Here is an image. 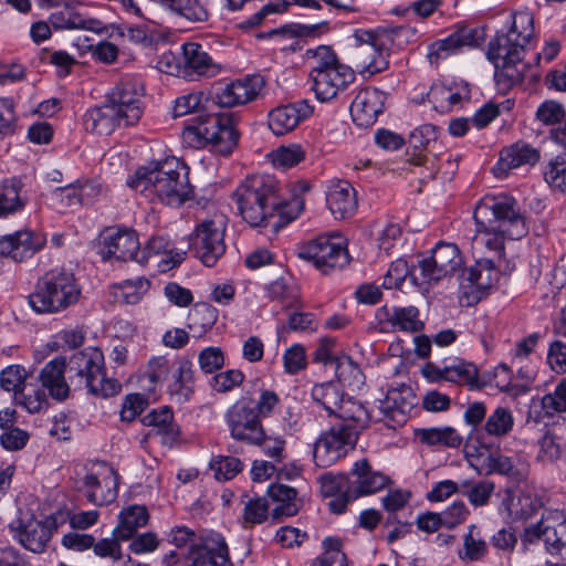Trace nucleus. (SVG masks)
<instances>
[{"mask_svg":"<svg viewBox=\"0 0 566 566\" xmlns=\"http://www.w3.org/2000/svg\"><path fill=\"white\" fill-rule=\"evenodd\" d=\"M233 197L242 218L252 227L270 223L275 230L293 221L303 210V201L295 198L285 202L279 195L277 181L269 175H253L247 178L235 190Z\"/></svg>","mask_w":566,"mask_h":566,"instance_id":"f257e3e1","label":"nucleus"},{"mask_svg":"<svg viewBox=\"0 0 566 566\" xmlns=\"http://www.w3.org/2000/svg\"><path fill=\"white\" fill-rule=\"evenodd\" d=\"M473 218L476 224L474 240L496 252L503 251L506 239L518 240L528 231L516 200L506 195L484 197L476 205Z\"/></svg>","mask_w":566,"mask_h":566,"instance_id":"f03ea898","label":"nucleus"},{"mask_svg":"<svg viewBox=\"0 0 566 566\" xmlns=\"http://www.w3.org/2000/svg\"><path fill=\"white\" fill-rule=\"evenodd\" d=\"M533 35V15L528 11H520L513 14L509 32L497 33L489 42L486 56L494 64L497 81H505L509 85L523 81L526 70L523 53Z\"/></svg>","mask_w":566,"mask_h":566,"instance_id":"7ed1b4c3","label":"nucleus"},{"mask_svg":"<svg viewBox=\"0 0 566 566\" xmlns=\"http://www.w3.org/2000/svg\"><path fill=\"white\" fill-rule=\"evenodd\" d=\"M143 96L144 90L139 83H119L106 95L103 105L85 113V129L97 135H109L122 125L137 124L144 113Z\"/></svg>","mask_w":566,"mask_h":566,"instance_id":"20e7f679","label":"nucleus"},{"mask_svg":"<svg viewBox=\"0 0 566 566\" xmlns=\"http://www.w3.org/2000/svg\"><path fill=\"white\" fill-rule=\"evenodd\" d=\"M188 174L184 163L168 157L139 168L128 186L146 196H156L168 206L178 207L192 196Z\"/></svg>","mask_w":566,"mask_h":566,"instance_id":"39448f33","label":"nucleus"},{"mask_svg":"<svg viewBox=\"0 0 566 566\" xmlns=\"http://www.w3.org/2000/svg\"><path fill=\"white\" fill-rule=\"evenodd\" d=\"M388 482V476L374 471L368 461L363 459L355 462L348 474L322 476L321 489L325 496L332 497L328 502L331 511L340 514L350 501L376 493L382 490Z\"/></svg>","mask_w":566,"mask_h":566,"instance_id":"423d86ee","label":"nucleus"},{"mask_svg":"<svg viewBox=\"0 0 566 566\" xmlns=\"http://www.w3.org/2000/svg\"><path fill=\"white\" fill-rule=\"evenodd\" d=\"M184 138L192 147H207L216 155L228 156L238 145L239 132L232 114H208L198 116L195 124L186 127Z\"/></svg>","mask_w":566,"mask_h":566,"instance_id":"0eeeda50","label":"nucleus"},{"mask_svg":"<svg viewBox=\"0 0 566 566\" xmlns=\"http://www.w3.org/2000/svg\"><path fill=\"white\" fill-rule=\"evenodd\" d=\"M80 295L81 289L73 273L55 269L38 281L29 304L36 313H56L75 304Z\"/></svg>","mask_w":566,"mask_h":566,"instance_id":"6e6552de","label":"nucleus"},{"mask_svg":"<svg viewBox=\"0 0 566 566\" xmlns=\"http://www.w3.org/2000/svg\"><path fill=\"white\" fill-rule=\"evenodd\" d=\"M71 382L84 386L98 397H111L119 392L120 384L106 376L104 355L96 347L74 353L66 364Z\"/></svg>","mask_w":566,"mask_h":566,"instance_id":"1a4fd4ad","label":"nucleus"},{"mask_svg":"<svg viewBox=\"0 0 566 566\" xmlns=\"http://www.w3.org/2000/svg\"><path fill=\"white\" fill-rule=\"evenodd\" d=\"M314 59L316 64L311 72V77L313 91L318 101L327 102L335 98L355 80L354 71L340 64L328 46H318L314 51Z\"/></svg>","mask_w":566,"mask_h":566,"instance_id":"9d476101","label":"nucleus"},{"mask_svg":"<svg viewBox=\"0 0 566 566\" xmlns=\"http://www.w3.org/2000/svg\"><path fill=\"white\" fill-rule=\"evenodd\" d=\"M227 218L216 212L199 220L190 241L196 256L206 265L213 266L226 252L224 234Z\"/></svg>","mask_w":566,"mask_h":566,"instance_id":"9b49d317","label":"nucleus"},{"mask_svg":"<svg viewBox=\"0 0 566 566\" xmlns=\"http://www.w3.org/2000/svg\"><path fill=\"white\" fill-rule=\"evenodd\" d=\"M297 255L312 262L324 274L343 269L350 261L346 241L339 234L318 235L301 245Z\"/></svg>","mask_w":566,"mask_h":566,"instance_id":"f8f14e48","label":"nucleus"},{"mask_svg":"<svg viewBox=\"0 0 566 566\" xmlns=\"http://www.w3.org/2000/svg\"><path fill=\"white\" fill-rule=\"evenodd\" d=\"M462 265V258L455 244L439 243L432 250L429 258H424L419 262V274H412V281L418 286L431 285L443 277H447Z\"/></svg>","mask_w":566,"mask_h":566,"instance_id":"ddd939ff","label":"nucleus"},{"mask_svg":"<svg viewBox=\"0 0 566 566\" xmlns=\"http://www.w3.org/2000/svg\"><path fill=\"white\" fill-rule=\"evenodd\" d=\"M231 437L250 444H260L265 437L261 418L255 411L254 400L240 398L226 413Z\"/></svg>","mask_w":566,"mask_h":566,"instance_id":"4468645a","label":"nucleus"},{"mask_svg":"<svg viewBox=\"0 0 566 566\" xmlns=\"http://www.w3.org/2000/svg\"><path fill=\"white\" fill-rule=\"evenodd\" d=\"M359 432L346 422H338L321 436L313 448V460L317 467L327 468L353 448Z\"/></svg>","mask_w":566,"mask_h":566,"instance_id":"2eb2a0df","label":"nucleus"},{"mask_svg":"<svg viewBox=\"0 0 566 566\" xmlns=\"http://www.w3.org/2000/svg\"><path fill=\"white\" fill-rule=\"evenodd\" d=\"M350 60L361 72L376 74L387 67L382 42L371 30L357 29L349 43Z\"/></svg>","mask_w":566,"mask_h":566,"instance_id":"dca6fc26","label":"nucleus"},{"mask_svg":"<svg viewBox=\"0 0 566 566\" xmlns=\"http://www.w3.org/2000/svg\"><path fill=\"white\" fill-rule=\"evenodd\" d=\"M139 240L132 229L106 230L102 234L98 254L103 261H136L145 263V253H139Z\"/></svg>","mask_w":566,"mask_h":566,"instance_id":"f3484780","label":"nucleus"},{"mask_svg":"<svg viewBox=\"0 0 566 566\" xmlns=\"http://www.w3.org/2000/svg\"><path fill=\"white\" fill-rule=\"evenodd\" d=\"M543 539L546 549L554 554L560 552L566 544V520L558 512H549L543 515L541 521L524 530L522 541L524 544H533Z\"/></svg>","mask_w":566,"mask_h":566,"instance_id":"a211bd4d","label":"nucleus"},{"mask_svg":"<svg viewBox=\"0 0 566 566\" xmlns=\"http://www.w3.org/2000/svg\"><path fill=\"white\" fill-rule=\"evenodd\" d=\"M117 474L113 470L103 473H87L77 490L94 505H107L117 497Z\"/></svg>","mask_w":566,"mask_h":566,"instance_id":"6ab92c4d","label":"nucleus"},{"mask_svg":"<svg viewBox=\"0 0 566 566\" xmlns=\"http://www.w3.org/2000/svg\"><path fill=\"white\" fill-rule=\"evenodd\" d=\"M264 80L260 75L248 76L218 88L213 102L221 107H234L253 101L261 92Z\"/></svg>","mask_w":566,"mask_h":566,"instance_id":"aec40b11","label":"nucleus"},{"mask_svg":"<svg viewBox=\"0 0 566 566\" xmlns=\"http://www.w3.org/2000/svg\"><path fill=\"white\" fill-rule=\"evenodd\" d=\"M49 7H59L60 9L50 15V23L55 29H86L99 30V21L95 19H85L80 11L81 4L75 1L66 0H44Z\"/></svg>","mask_w":566,"mask_h":566,"instance_id":"412c9836","label":"nucleus"},{"mask_svg":"<svg viewBox=\"0 0 566 566\" xmlns=\"http://www.w3.org/2000/svg\"><path fill=\"white\" fill-rule=\"evenodd\" d=\"M470 457V464L479 474L488 475L497 472L514 479H523L527 472L526 464L520 460L515 461V459L505 455L494 457L489 450L480 452L476 457Z\"/></svg>","mask_w":566,"mask_h":566,"instance_id":"4be33fe9","label":"nucleus"},{"mask_svg":"<svg viewBox=\"0 0 566 566\" xmlns=\"http://www.w3.org/2000/svg\"><path fill=\"white\" fill-rule=\"evenodd\" d=\"M313 106L306 99L279 106L269 114V127L273 134L281 136L293 130L301 120L313 114Z\"/></svg>","mask_w":566,"mask_h":566,"instance_id":"5701e85b","label":"nucleus"},{"mask_svg":"<svg viewBox=\"0 0 566 566\" xmlns=\"http://www.w3.org/2000/svg\"><path fill=\"white\" fill-rule=\"evenodd\" d=\"M384 93L376 88H365L358 92L350 105V115L359 127L371 126L384 108Z\"/></svg>","mask_w":566,"mask_h":566,"instance_id":"b1692460","label":"nucleus"},{"mask_svg":"<svg viewBox=\"0 0 566 566\" xmlns=\"http://www.w3.org/2000/svg\"><path fill=\"white\" fill-rule=\"evenodd\" d=\"M326 202L336 219L349 218L357 208L355 189L349 182L338 180L329 186Z\"/></svg>","mask_w":566,"mask_h":566,"instance_id":"393cba45","label":"nucleus"},{"mask_svg":"<svg viewBox=\"0 0 566 566\" xmlns=\"http://www.w3.org/2000/svg\"><path fill=\"white\" fill-rule=\"evenodd\" d=\"M65 369V359L56 357L50 360L39 375L42 387L49 391L53 399L59 401L66 399L70 392V387L64 377Z\"/></svg>","mask_w":566,"mask_h":566,"instance_id":"a878e982","label":"nucleus"},{"mask_svg":"<svg viewBox=\"0 0 566 566\" xmlns=\"http://www.w3.org/2000/svg\"><path fill=\"white\" fill-rule=\"evenodd\" d=\"M17 536L27 549L42 553L50 542L52 530L45 523L30 518L19 525Z\"/></svg>","mask_w":566,"mask_h":566,"instance_id":"bb28decb","label":"nucleus"},{"mask_svg":"<svg viewBox=\"0 0 566 566\" xmlns=\"http://www.w3.org/2000/svg\"><path fill=\"white\" fill-rule=\"evenodd\" d=\"M541 158L538 149L528 144L516 143L501 154L495 170H509L523 165L534 166Z\"/></svg>","mask_w":566,"mask_h":566,"instance_id":"cd10ccee","label":"nucleus"},{"mask_svg":"<svg viewBox=\"0 0 566 566\" xmlns=\"http://www.w3.org/2000/svg\"><path fill=\"white\" fill-rule=\"evenodd\" d=\"M501 509L504 510L513 521L527 520L538 509V502L528 493H513L507 491L502 501Z\"/></svg>","mask_w":566,"mask_h":566,"instance_id":"c85d7f7f","label":"nucleus"},{"mask_svg":"<svg viewBox=\"0 0 566 566\" xmlns=\"http://www.w3.org/2000/svg\"><path fill=\"white\" fill-rule=\"evenodd\" d=\"M149 518L145 506L132 505L119 514V523L113 531L117 539L127 541L134 536L139 527L147 524Z\"/></svg>","mask_w":566,"mask_h":566,"instance_id":"c756f323","label":"nucleus"},{"mask_svg":"<svg viewBox=\"0 0 566 566\" xmlns=\"http://www.w3.org/2000/svg\"><path fill=\"white\" fill-rule=\"evenodd\" d=\"M184 65L187 72H193L198 75L213 74L217 70L211 56L202 45L189 42L182 45Z\"/></svg>","mask_w":566,"mask_h":566,"instance_id":"7c9ffc66","label":"nucleus"},{"mask_svg":"<svg viewBox=\"0 0 566 566\" xmlns=\"http://www.w3.org/2000/svg\"><path fill=\"white\" fill-rule=\"evenodd\" d=\"M13 239V260L23 261L35 252L40 251L45 244V237L31 230H20L11 234Z\"/></svg>","mask_w":566,"mask_h":566,"instance_id":"2f4dec72","label":"nucleus"},{"mask_svg":"<svg viewBox=\"0 0 566 566\" xmlns=\"http://www.w3.org/2000/svg\"><path fill=\"white\" fill-rule=\"evenodd\" d=\"M174 381L169 385V391L178 402H185L192 394L193 370L190 360L182 359L178 363L172 374Z\"/></svg>","mask_w":566,"mask_h":566,"instance_id":"473e14b6","label":"nucleus"},{"mask_svg":"<svg viewBox=\"0 0 566 566\" xmlns=\"http://www.w3.org/2000/svg\"><path fill=\"white\" fill-rule=\"evenodd\" d=\"M149 289V281L145 277L126 280L114 284L111 287V294L115 302L123 304H136Z\"/></svg>","mask_w":566,"mask_h":566,"instance_id":"72a5a7b5","label":"nucleus"},{"mask_svg":"<svg viewBox=\"0 0 566 566\" xmlns=\"http://www.w3.org/2000/svg\"><path fill=\"white\" fill-rule=\"evenodd\" d=\"M386 323L392 328L410 333H417L423 328V323L419 319V311L413 306L386 310Z\"/></svg>","mask_w":566,"mask_h":566,"instance_id":"f704fd0d","label":"nucleus"},{"mask_svg":"<svg viewBox=\"0 0 566 566\" xmlns=\"http://www.w3.org/2000/svg\"><path fill=\"white\" fill-rule=\"evenodd\" d=\"M333 416L338 418L339 422H346L352 428H356L358 432L369 423V415L365 407L353 399H343Z\"/></svg>","mask_w":566,"mask_h":566,"instance_id":"c9c22d12","label":"nucleus"},{"mask_svg":"<svg viewBox=\"0 0 566 566\" xmlns=\"http://www.w3.org/2000/svg\"><path fill=\"white\" fill-rule=\"evenodd\" d=\"M217 311L208 303H197L188 314V328L197 333L196 337H201L217 322Z\"/></svg>","mask_w":566,"mask_h":566,"instance_id":"e433bc0d","label":"nucleus"},{"mask_svg":"<svg viewBox=\"0 0 566 566\" xmlns=\"http://www.w3.org/2000/svg\"><path fill=\"white\" fill-rule=\"evenodd\" d=\"M443 373L446 381L460 385L464 384L471 388H481L483 386V384H480L478 378V367L472 363L459 360L453 365L444 366Z\"/></svg>","mask_w":566,"mask_h":566,"instance_id":"4c0bfd02","label":"nucleus"},{"mask_svg":"<svg viewBox=\"0 0 566 566\" xmlns=\"http://www.w3.org/2000/svg\"><path fill=\"white\" fill-rule=\"evenodd\" d=\"M416 437L426 444H442L449 448H458L462 443V437L451 427L422 428L415 431Z\"/></svg>","mask_w":566,"mask_h":566,"instance_id":"58836bf2","label":"nucleus"},{"mask_svg":"<svg viewBox=\"0 0 566 566\" xmlns=\"http://www.w3.org/2000/svg\"><path fill=\"white\" fill-rule=\"evenodd\" d=\"M243 510L241 524L243 527H251L263 523L269 515V502L265 497H251L243 495L241 499Z\"/></svg>","mask_w":566,"mask_h":566,"instance_id":"ea45409f","label":"nucleus"},{"mask_svg":"<svg viewBox=\"0 0 566 566\" xmlns=\"http://www.w3.org/2000/svg\"><path fill=\"white\" fill-rule=\"evenodd\" d=\"M21 181L13 178L0 185V218L21 210L25 202L20 197Z\"/></svg>","mask_w":566,"mask_h":566,"instance_id":"a19ab883","label":"nucleus"},{"mask_svg":"<svg viewBox=\"0 0 566 566\" xmlns=\"http://www.w3.org/2000/svg\"><path fill=\"white\" fill-rule=\"evenodd\" d=\"M482 38L476 29L462 28L447 39L440 40L436 43L437 54L442 52H454L462 46H475L480 43Z\"/></svg>","mask_w":566,"mask_h":566,"instance_id":"79ce46f5","label":"nucleus"},{"mask_svg":"<svg viewBox=\"0 0 566 566\" xmlns=\"http://www.w3.org/2000/svg\"><path fill=\"white\" fill-rule=\"evenodd\" d=\"M13 399L30 413L39 412L46 405L44 391L29 380L15 392Z\"/></svg>","mask_w":566,"mask_h":566,"instance_id":"37998d69","label":"nucleus"},{"mask_svg":"<svg viewBox=\"0 0 566 566\" xmlns=\"http://www.w3.org/2000/svg\"><path fill=\"white\" fill-rule=\"evenodd\" d=\"M334 364L335 375L344 386L359 388L364 384L363 371L349 356L337 357Z\"/></svg>","mask_w":566,"mask_h":566,"instance_id":"c03bdc74","label":"nucleus"},{"mask_svg":"<svg viewBox=\"0 0 566 566\" xmlns=\"http://www.w3.org/2000/svg\"><path fill=\"white\" fill-rule=\"evenodd\" d=\"M514 424L512 412L504 407H497L488 418L484 423V431L488 436L502 438L507 436Z\"/></svg>","mask_w":566,"mask_h":566,"instance_id":"a18cd8bd","label":"nucleus"},{"mask_svg":"<svg viewBox=\"0 0 566 566\" xmlns=\"http://www.w3.org/2000/svg\"><path fill=\"white\" fill-rule=\"evenodd\" d=\"M312 397L331 416L335 413L337 407L344 399L340 390L333 382H326L314 386L312 390Z\"/></svg>","mask_w":566,"mask_h":566,"instance_id":"49530a36","label":"nucleus"},{"mask_svg":"<svg viewBox=\"0 0 566 566\" xmlns=\"http://www.w3.org/2000/svg\"><path fill=\"white\" fill-rule=\"evenodd\" d=\"M270 157L274 166L286 169L304 160L305 151L302 146L292 144L279 147L270 154Z\"/></svg>","mask_w":566,"mask_h":566,"instance_id":"de8ad7c7","label":"nucleus"},{"mask_svg":"<svg viewBox=\"0 0 566 566\" xmlns=\"http://www.w3.org/2000/svg\"><path fill=\"white\" fill-rule=\"evenodd\" d=\"M545 179L551 187L566 192V147L549 163Z\"/></svg>","mask_w":566,"mask_h":566,"instance_id":"09e8293b","label":"nucleus"},{"mask_svg":"<svg viewBox=\"0 0 566 566\" xmlns=\"http://www.w3.org/2000/svg\"><path fill=\"white\" fill-rule=\"evenodd\" d=\"M29 373L21 365H10L0 373V387L9 392H15L29 380Z\"/></svg>","mask_w":566,"mask_h":566,"instance_id":"8fccbe9b","label":"nucleus"},{"mask_svg":"<svg viewBox=\"0 0 566 566\" xmlns=\"http://www.w3.org/2000/svg\"><path fill=\"white\" fill-rule=\"evenodd\" d=\"M167 7L192 22L208 19V11L198 0H170Z\"/></svg>","mask_w":566,"mask_h":566,"instance_id":"3c124183","label":"nucleus"},{"mask_svg":"<svg viewBox=\"0 0 566 566\" xmlns=\"http://www.w3.org/2000/svg\"><path fill=\"white\" fill-rule=\"evenodd\" d=\"M538 459L554 462L558 460L564 451V440L553 431H547L539 440Z\"/></svg>","mask_w":566,"mask_h":566,"instance_id":"603ef678","label":"nucleus"},{"mask_svg":"<svg viewBox=\"0 0 566 566\" xmlns=\"http://www.w3.org/2000/svg\"><path fill=\"white\" fill-rule=\"evenodd\" d=\"M243 468L242 462L234 457H216L210 462V469L217 480L227 481L234 478Z\"/></svg>","mask_w":566,"mask_h":566,"instance_id":"864d4df0","label":"nucleus"},{"mask_svg":"<svg viewBox=\"0 0 566 566\" xmlns=\"http://www.w3.org/2000/svg\"><path fill=\"white\" fill-rule=\"evenodd\" d=\"M172 412L169 408L165 407L160 410H153L143 417L142 422L145 426L154 427L158 433H164L169 437H175L176 430L171 424Z\"/></svg>","mask_w":566,"mask_h":566,"instance_id":"5fc2aeb1","label":"nucleus"},{"mask_svg":"<svg viewBox=\"0 0 566 566\" xmlns=\"http://www.w3.org/2000/svg\"><path fill=\"white\" fill-rule=\"evenodd\" d=\"M463 548L464 554L461 555L463 559L478 560L486 554V543L479 536V531L475 525L469 527V532L464 536Z\"/></svg>","mask_w":566,"mask_h":566,"instance_id":"6e6d98bb","label":"nucleus"},{"mask_svg":"<svg viewBox=\"0 0 566 566\" xmlns=\"http://www.w3.org/2000/svg\"><path fill=\"white\" fill-rule=\"evenodd\" d=\"M325 552L319 558V566H348L346 555L342 552V542L336 537H327L323 542Z\"/></svg>","mask_w":566,"mask_h":566,"instance_id":"4d7b16f0","label":"nucleus"},{"mask_svg":"<svg viewBox=\"0 0 566 566\" xmlns=\"http://www.w3.org/2000/svg\"><path fill=\"white\" fill-rule=\"evenodd\" d=\"M51 201L53 206L60 211H64L66 209L82 205L77 186L73 185L60 187L53 190L51 195Z\"/></svg>","mask_w":566,"mask_h":566,"instance_id":"13d9d810","label":"nucleus"},{"mask_svg":"<svg viewBox=\"0 0 566 566\" xmlns=\"http://www.w3.org/2000/svg\"><path fill=\"white\" fill-rule=\"evenodd\" d=\"M244 375L239 369H230L214 375L211 387L217 392H228L242 384Z\"/></svg>","mask_w":566,"mask_h":566,"instance_id":"bf43d9fd","label":"nucleus"},{"mask_svg":"<svg viewBox=\"0 0 566 566\" xmlns=\"http://www.w3.org/2000/svg\"><path fill=\"white\" fill-rule=\"evenodd\" d=\"M412 274H417V273H416V271H412V272L409 271L407 261H405L402 259H397L396 261H394L390 264V266L384 277L382 286L385 289L399 287L402 284V282L405 281V279L408 275H410L412 277Z\"/></svg>","mask_w":566,"mask_h":566,"instance_id":"052dcab7","label":"nucleus"},{"mask_svg":"<svg viewBox=\"0 0 566 566\" xmlns=\"http://www.w3.org/2000/svg\"><path fill=\"white\" fill-rule=\"evenodd\" d=\"M542 408L547 415L566 412V378L557 385L553 394L542 398Z\"/></svg>","mask_w":566,"mask_h":566,"instance_id":"680f3d73","label":"nucleus"},{"mask_svg":"<svg viewBox=\"0 0 566 566\" xmlns=\"http://www.w3.org/2000/svg\"><path fill=\"white\" fill-rule=\"evenodd\" d=\"M205 96L201 92H193L178 97L175 102L174 117H181L200 111Z\"/></svg>","mask_w":566,"mask_h":566,"instance_id":"e2e57ef3","label":"nucleus"},{"mask_svg":"<svg viewBox=\"0 0 566 566\" xmlns=\"http://www.w3.org/2000/svg\"><path fill=\"white\" fill-rule=\"evenodd\" d=\"M205 546L212 555V564L214 566H232V562L229 556V551L224 538L220 535L210 537Z\"/></svg>","mask_w":566,"mask_h":566,"instance_id":"0e129e2a","label":"nucleus"},{"mask_svg":"<svg viewBox=\"0 0 566 566\" xmlns=\"http://www.w3.org/2000/svg\"><path fill=\"white\" fill-rule=\"evenodd\" d=\"M289 6L290 2H287L286 0H283L282 2L277 3H269L249 19L240 22L238 27L243 31H248L252 28L260 25L266 15L272 13L284 12L289 8Z\"/></svg>","mask_w":566,"mask_h":566,"instance_id":"69168bd1","label":"nucleus"},{"mask_svg":"<svg viewBox=\"0 0 566 566\" xmlns=\"http://www.w3.org/2000/svg\"><path fill=\"white\" fill-rule=\"evenodd\" d=\"M199 366L206 374L214 373L224 364V356L219 347H207L199 354Z\"/></svg>","mask_w":566,"mask_h":566,"instance_id":"338daca9","label":"nucleus"},{"mask_svg":"<svg viewBox=\"0 0 566 566\" xmlns=\"http://www.w3.org/2000/svg\"><path fill=\"white\" fill-rule=\"evenodd\" d=\"M28 440V432L18 427L2 430L0 433V444L8 451L21 450L27 444Z\"/></svg>","mask_w":566,"mask_h":566,"instance_id":"774afa93","label":"nucleus"}]
</instances>
